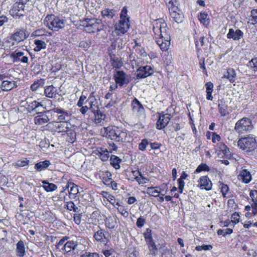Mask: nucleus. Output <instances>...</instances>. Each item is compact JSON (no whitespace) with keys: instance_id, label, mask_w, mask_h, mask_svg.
<instances>
[{"instance_id":"1","label":"nucleus","mask_w":257,"mask_h":257,"mask_svg":"<svg viewBox=\"0 0 257 257\" xmlns=\"http://www.w3.org/2000/svg\"><path fill=\"white\" fill-rule=\"evenodd\" d=\"M153 26L157 44L163 51H167L170 45V36L167 24L164 20L158 19L153 22Z\"/></svg>"},{"instance_id":"2","label":"nucleus","mask_w":257,"mask_h":257,"mask_svg":"<svg viewBox=\"0 0 257 257\" xmlns=\"http://www.w3.org/2000/svg\"><path fill=\"white\" fill-rule=\"evenodd\" d=\"M44 25L50 30L57 32L65 27V20L55 15H47L43 22Z\"/></svg>"},{"instance_id":"3","label":"nucleus","mask_w":257,"mask_h":257,"mask_svg":"<svg viewBox=\"0 0 257 257\" xmlns=\"http://www.w3.org/2000/svg\"><path fill=\"white\" fill-rule=\"evenodd\" d=\"M55 131L58 133H66L71 138V141H74L76 134L72 129L71 124L67 121L56 122L54 125Z\"/></svg>"},{"instance_id":"4","label":"nucleus","mask_w":257,"mask_h":257,"mask_svg":"<svg viewBox=\"0 0 257 257\" xmlns=\"http://www.w3.org/2000/svg\"><path fill=\"white\" fill-rule=\"evenodd\" d=\"M237 144L240 149L247 152L253 150L256 147L255 139L253 137L250 136L239 139Z\"/></svg>"},{"instance_id":"5","label":"nucleus","mask_w":257,"mask_h":257,"mask_svg":"<svg viewBox=\"0 0 257 257\" xmlns=\"http://www.w3.org/2000/svg\"><path fill=\"white\" fill-rule=\"evenodd\" d=\"M252 128L251 121L250 119L243 117L238 120L234 127V130L239 134H243Z\"/></svg>"},{"instance_id":"6","label":"nucleus","mask_w":257,"mask_h":257,"mask_svg":"<svg viewBox=\"0 0 257 257\" xmlns=\"http://www.w3.org/2000/svg\"><path fill=\"white\" fill-rule=\"evenodd\" d=\"M115 30L112 35H123L126 33L130 29V24L129 19H120L118 23L115 25Z\"/></svg>"},{"instance_id":"7","label":"nucleus","mask_w":257,"mask_h":257,"mask_svg":"<svg viewBox=\"0 0 257 257\" xmlns=\"http://www.w3.org/2000/svg\"><path fill=\"white\" fill-rule=\"evenodd\" d=\"M114 79L116 84L122 87L127 85L130 81V76L123 71L118 70L114 74Z\"/></svg>"},{"instance_id":"8","label":"nucleus","mask_w":257,"mask_h":257,"mask_svg":"<svg viewBox=\"0 0 257 257\" xmlns=\"http://www.w3.org/2000/svg\"><path fill=\"white\" fill-rule=\"evenodd\" d=\"M86 28L89 32L95 33L103 30L104 25L101 20L89 19L87 22Z\"/></svg>"},{"instance_id":"9","label":"nucleus","mask_w":257,"mask_h":257,"mask_svg":"<svg viewBox=\"0 0 257 257\" xmlns=\"http://www.w3.org/2000/svg\"><path fill=\"white\" fill-rule=\"evenodd\" d=\"M127 132L126 130H121L116 127L113 140L121 142H129L130 136Z\"/></svg>"},{"instance_id":"10","label":"nucleus","mask_w":257,"mask_h":257,"mask_svg":"<svg viewBox=\"0 0 257 257\" xmlns=\"http://www.w3.org/2000/svg\"><path fill=\"white\" fill-rule=\"evenodd\" d=\"M131 106L133 113L138 116H143L145 114V108L141 103L137 99L135 98L132 101Z\"/></svg>"},{"instance_id":"11","label":"nucleus","mask_w":257,"mask_h":257,"mask_svg":"<svg viewBox=\"0 0 257 257\" xmlns=\"http://www.w3.org/2000/svg\"><path fill=\"white\" fill-rule=\"evenodd\" d=\"M29 37V34L24 29H19L11 35V39L16 43L23 41Z\"/></svg>"},{"instance_id":"12","label":"nucleus","mask_w":257,"mask_h":257,"mask_svg":"<svg viewBox=\"0 0 257 257\" xmlns=\"http://www.w3.org/2000/svg\"><path fill=\"white\" fill-rule=\"evenodd\" d=\"M138 78H145L154 73V70L150 66H145L140 67L137 71Z\"/></svg>"},{"instance_id":"13","label":"nucleus","mask_w":257,"mask_h":257,"mask_svg":"<svg viewBox=\"0 0 257 257\" xmlns=\"http://www.w3.org/2000/svg\"><path fill=\"white\" fill-rule=\"evenodd\" d=\"M171 118V115L168 113L160 114L156 123V127L159 130L165 128L169 123Z\"/></svg>"},{"instance_id":"14","label":"nucleus","mask_w":257,"mask_h":257,"mask_svg":"<svg viewBox=\"0 0 257 257\" xmlns=\"http://www.w3.org/2000/svg\"><path fill=\"white\" fill-rule=\"evenodd\" d=\"M24 6L15 2L10 11V13L13 17H21L24 15Z\"/></svg>"},{"instance_id":"15","label":"nucleus","mask_w":257,"mask_h":257,"mask_svg":"<svg viewBox=\"0 0 257 257\" xmlns=\"http://www.w3.org/2000/svg\"><path fill=\"white\" fill-rule=\"evenodd\" d=\"M212 182L207 176H201L198 180V186L201 189L210 190L212 188Z\"/></svg>"},{"instance_id":"16","label":"nucleus","mask_w":257,"mask_h":257,"mask_svg":"<svg viewBox=\"0 0 257 257\" xmlns=\"http://www.w3.org/2000/svg\"><path fill=\"white\" fill-rule=\"evenodd\" d=\"M238 178L244 183H248L251 181L252 177L250 173L247 169H243L240 171Z\"/></svg>"},{"instance_id":"17","label":"nucleus","mask_w":257,"mask_h":257,"mask_svg":"<svg viewBox=\"0 0 257 257\" xmlns=\"http://www.w3.org/2000/svg\"><path fill=\"white\" fill-rule=\"evenodd\" d=\"M218 106L219 112L222 116H225L229 113L227 103L223 99L218 100Z\"/></svg>"},{"instance_id":"18","label":"nucleus","mask_w":257,"mask_h":257,"mask_svg":"<svg viewBox=\"0 0 257 257\" xmlns=\"http://www.w3.org/2000/svg\"><path fill=\"white\" fill-rule=\"evenodd\" d=\"M243 35V33L240 30L237 29L235 31L233 29H230L227 34V38L233 40H239Z\"/></svg>"},{"instance_id":"19","label":"nucleus","mask_w":257,"mask_h":257,"mask_svg":"<svg viewBox=\"0 0 257 257\" xmlns=\"http://www.w3.org/2000/svg\"><path fill=\"white\" fill-rule=\"evenodd\" d=\"M17 85L15 81H10L8 80H3L1 86L0 88L4 91H8L12 89L17 87Z\"/></svg>"},{"instance_id":"20","label":"nucleus","mask_w":257,"mask_h":257,"mask_svg":"<svg viewBox=\"0 0 257 257\" xmlns=\"http://www.w3.org/2000/svg\"><path fill=\"white\" fill-rule=\"evenodd\" d=\"M115 128H116V126H109L108 127H104L103 128V131L102 132H103V135L106 138L113 140L115 136Z\"/></svg>"},{"instance_id":"21","label":"nucleus","mask_w":257,"mask_h":257,"mask_svg":"<svg viewBox=\"0 0 257 257\" xmlns=\"http://www.w3.org/2000/svg\"><path fill=\"white\" fill-rule=\"evenodd\" d=\"M163 191L159 186L150 187L147 189V193L150 196L158 197Z\"/></svg>"},{"instance_id":"22","label":"nucleus","mask_w":257,"mask_h":257,"mask_svg":"<svg viewBox=\"0 0 257 257\" xmlns=\"http://www.w3.org/2000/svg\"><path fill=\"white\" fill-rule=\"evenodd\" d=\"M167 5L168 6L170 14H172V12L174 13L180 12H181V10H180L178 7V3L176 0H169L168 2H167Z\"/></svg>"},{"instance_id":"23","label":"nucleus","mask_w":257,"mask_h":257,"mask_svg":"<svg viewBox=\"0 0 257 257\" xmlns=\"http://www.w3.org/2000/svg\"><path fill=\"white\" fill-rule=\"evenodd\" d=\"M43 105L37 101H34L30 103L28 105V109L30 112H35L36 113H39L41 110L40 107H43Z\"/></svg>"},{"instance_id":"24","label":"nucleus","mask_w":257,"mask_h":257,"mask_svg":"<svg viewBox=\"0 0 257 257\" xmlns=\"http://www.w3.org/2000/svg\"><path fill=\"white\" fill-rule=\"evenodd\" d=\"M109 56L113 67L119 68L122 66V62L120 61L119 58L116 57L113 53L112 52H110Z\"/></svg>"},{"instance_id":"25","label":"nucleus","mask_w":257,"mask_h":257,"mask_svg":"<svg viewBox=\"0 0 257 257\" xmlns=\"http://www.w3.org/2000/svg\"><path fill=\"white\" fill-rule=\"evenodd\" d=\"M49 120L48 116L46 114L37 115L34 118L35 124L42 125L46 123Z\"/></svg>"},{"instance_id":"26","label":"nucleus","mask_w":257,"mask_h":257,"mask_svg":"<svg viewBox=\"0 0 257 257\" xmlns=\"http://www.w3.org/2000/svg\"><path fill=\"white\" fill-rule=\"evenodd\" d=\"M236 77V74L235 70L232 68H228L226 72L224 75V77L227 78L231 83L235 81Z\"/></svg>"},{"instance_id":"27","label":"nucleus","mask_w":257,"mask_h":257,"mask_svg":"<svg viewBox=\"0 0 257 257\" xmlns=\"http://www.w3.org/2000/svg\"><path fill=\"white\" fill-rule=\"evenodd\" d=\"M51 165V163L49 160H45L36 163L35 165V169L39 172H41L45 170Z\"/></svg>"},{"instance_id":"28","label":"nucleus","mask_w":257,"mask_h":257,"mask_svg":"<svg viewBox=\"0 0 257 257\" xmlns=\"http://www.w3.org/2000/svg\"><path fill=\"white\" fill-rule=\"evenodd\" d=\"M16 251L17 255L20 257H23L25 254V247L23 241L20 240L17 243Z\"/></svg>"},{"instance_id":"29","label":"nucleus","mask_w":257,"mask_h":257,"mask_svg":"<svg viewBox=\"0 0 257 257\" xmlns=\"http://www.w3.org/2000/svg\"><path fill=\"white\" fill-rule=\"evenodd\" d=\"M94 238L101 243H105L106 242V238L104 235V231L100 229L96 231L94 235Z\"/></svg>"},{"instance_id":"30","label":"nucleus","mask_w":257,"mask_h":257,"mask_svg":"<svg viewBox=\"0 0 257 257\" xmlns=\"http://www.w3.org/2000/svg\"><path fill=\"white\" fill-rule=\"evenodd\" d=\"M34 43L36 45L35 47L34 48V50L36 52H39L41 50L46 48L47 44L44 41L35 39L34 41Z\"/></svg>"},{"instance_id":"31","label":"nucleus","mask_w":257,"mask_h":257,"mask_svg":"<svg viewBox=\"0 0 257 257\" xmlns=\"http://www.w3.org/2000/svg\"><path fill=\"white\" fill-rule=\"evenodd\" d=\"M42 183L43 184L42 187L47 192L54 191L57 189V186L55 184L49 183L47 180H43Z\"/></svg>"},{"instance_id":"32","label":"nucleus","mask_w":257,"mask_h":257,"mask_svg":"<svg viewBox=\"0 0 257 257\" xmlns=\"http://www.w3.org/2000/svg\"><path fill=\"white\" fill-rule=\"evenodd\" d=\"M115 12L113 9H105L101 11V14L104 19H111L115 15Z\"/></svg>"},{"instance_id":"33","label":"nucleus","mask_w":257,"mask_h":257,"mask_svg":"<svg viewBox=\"0 0 257 257\" xmlns=\"http://www.w3.org/2000/svg\"><path fill=\"white\" fill-rule=\"evenodd\" d=\"M44 93L47 97L53 98L56 95V89L52 85L48 86L45 89Z\"/></svg>"},{"instance_id":"34","label":"nucleus","mask_w":257,"mask_h":257,"mask_svg":"<svg viewBox=\"0 0 257 257\" xmlns=\"http://www.w3.org/2000/svg\"><path fill=\"white\" fill-rule=\"evenodd\" d=\"M94 121L95 123H101L105 120L106 115L100 112L99 110H96V112L94 114Z\"/></svg>"},{"instance_id":"35","label":"nucleus","mask_w":257,"mask_h":257,"mask_svg":"<svg viewBox=\"0 0 257 257\" xmlns=\"http://www.w3.org/2000/svg\"><path fill=\"white\" fill-rule=\"evenodd\" d=\"M98 152L99 157L102 161H106L108 159L109 153L107 149L100 148L98 149Z\"/></svg>"},{"instance_id":"36","label":"nucleus","mask_w":257,"mask_h":257,"mask_svg":"<svg viewBox=\"0 0 257 257\" xmlns=\"http://www.w3.org/2000/svg\"><path fill=\"white\" fill-rule=\"evenodd\" d=\"M110 164L116 169L120 168L119 164L121 160L115 155H111L110 158Z\"/></svg>"},{"instance_id":"37","label":"nucleus","mask_w":257,"mask_h":257,"mask_svg":"<svg viewBox=\"0 0 257 257\" xmlns=\"http://www.w3.org/2000/svg\"><path fill=\"white\" fill-rule=\"evenodd\" d=\"M171 18L177 23H181L183 20V15L181 12L174 13L172 12L170 14Z\"/></svg>"},{"instance_id":"38","label":"nucleus","mask_w":257,"mask_h":257,"mask_svg":"<svg viewBox=\"0 0 257 257\" xmlns=\"http://www.w3.org/2000/svg\"><path fill=\"white\" fill-rule=\"evenodd\" d=\"M217 147L220 151L225 156L227 157L230 155V151L227 147L222 143H219L217 144Z\"/></svg>"},{"instance_id":"39","label":"nucleus","mask_w":257,"mask_h":257,"mask_svg":"<svg viewBox=\"0 0 257 257\" xmlns=\"http://www.w3.org/2000/svg\"><path fill=\"white\" fill-rule=\"evenodd\" d=\"M198 19L200 22L204 26H207L209 25V20L207 14L205 13H200V15L198 16Z\"/></svg>"},{"instance_id":"40","label":"nucleus","mask_w":257,"mask_h":257,"mask_svg":"<svg viewBox=\"0 0 257 257\" xmlns=\"http://www.w3.org/2000/svg\"><path fill=\"white\" fill-rule=\"evenodd\" d=\"M24 55V53L22 52H14L10 54V58L13 60L14 62H18L21 61V57Z\"/></svg>"},{"instance_id":"41","label":"nucleus","mask_w":257,"mask_h":257,"mask_svg":"<svg viewBox=\"0 0 257 257\" xmlns=\"http://www.w3.org/2000/svg\"><path fill=\"white\" fill-rule=\"evenodd\" d=\"M105 223L107 227L110 229H113L115 227L116 222L111 216H108L106 218Z\"/></svg>"},{"instance_id":"42","label":"nucleus","mask_w":257,"mask_h":257,"mask_svg":"<svg viewBox=\"0 0 257 257\" xmlns=\"http://www.w3.org/2000/svg\"><path fill=\"white\" fill-rule=\"evenodd\" d=\"M65 207L67 208L69 211H73L74 212L77 213L79 212V208L74 204V202L72 201H68L66 202L65 204Z\"/></svg>"},{"instance_id":"43","label":"nucleus","mask_w":257,"mask_h":257,"mask_svg":"<svg viewBox=\"0 0 257 257\" xmlns=\"http://www.w3.org/2000/svg\"><path fill=\"white\" fill-rule=\"evenodd\" d=\"M74 246V241H68L64 244L63 248L65 251L69 252L72 250H73Z\"/></svg>"},{"instance_id":"44","label":"nucleus","mask_w":257,"mask_h":257,"mask_svg":"<svg viewBox=\"0 0 257 257\" xmlns=\"http://www.w3.org/2000/svg\"><path fill=\"white\" fill-rule=\"evenodd\" d=\"M29 164V160L27 158H25L24 160H19L16 163H14L13 165L16 167L20 168L27 166Z\"/></svg>"},{"instance_id":"45","label":"nucleus","mask_w":257,"mask_h":257,"mask_svg":"<svg viewBox=\"0 0 257 257\" xmlns=\"http://www.w3.org/2000/svg\"><path fill=\"white\" fill-rule=\"evenodd\" d=\"M134 48L141 56L143 57L147 56V53L145 52V50L143 48H141V46L139 45L138 43L136 42H135V45L134 46Z\"/></svg>"},{"instance_id":"46","label":"nucleus","mask_w":257,"mask_h":257,"mask_svg":"<svg viewBox=\"0 0 257 257\" xmlns=\"http://www.w3.org/2000/svg\"><path fill=\"white\" fill-rule=\"evenodd\" d=\"M44 84V80L42 79L38 80L35 81L31 86V89L32 91H36L38 88Z\"/></svg>"},{"instance_id":"47","label":"nucleus","mask_w":257,"mask_h":257,"mask_svg":"<svg viewBox=\"0 0 257 257\" xmlns=\"http://www.w3.org/2000/svg\"><path fill=\"white\" fill-rule=\"evenodd\" d=\"M248 66L254 71H257V57L252 58L248 62Z\"/></svg>"},{"instance_id":"48","label":"nucleus","mask_w":257,"mask_h":257,"mask_svg":"<svg viewBox=\"0 0 257 257\" xmlns=\"http://www.w3.org/2000/svg\"><path fill=\"white\" fill-rule=\"evenodd\" d=\"M103 182L106 184H109V182L111 181V174L110 172L106 171L103 174Z\"/></svg>"},{"instance_id":"49","label":"nucleus","mask_w":257,"mask_h":257,"mask_svg":"<svg viewBox=\"0 0 257 257\" xmlns=\"http://www.w3.org/2000/svg\"><path fill=\"white\" fill-rule=\"evenodd\" d=\"M209 171V167L206 164L201 163L198 166V167L197 168V169L195 170V172L200 173L202 171Z\"/></svg>"},{"instance_id":"50","label":"nucleus","mask_w":257,"mask_h":257,"mask_svg":"<svg viewBox=\"0 0 257 257\" xmlns=\"http://www.w3.org/2000/svg\"><path fill=\"white\" fill-rule=\"evenodd\" d=\"M116 209L117 211L119 212L124 217L127 218L128 217L129 213L126 207L122 206L120 207H117Z\"/></svg>"},{"instance_id":"51","label":"nucleus","mask_w":257,"mask_h":257,"mask_svg":"<svg viewBox=\"0 0 257 257\" xmlns=\"http://www.w3.org/2000/svg\"><path fill=\"white\" fill-rule=\"evenodd\" d=\"M233 232V230L231 228H226L225 229H219L217 230V234L218 235L225 236L227 234H230Z\"/></svg>"},{"instance_id":"52","label":"nucleus","mask_w":257,"mask_h":257,"mask_svg":"<svg viewBox=\"0 0 257 257\" xmlns=\"http://www.w3.org/2000/svg\"><path fill=\"white\" fill-rule=\"evenodd\" d=\"M150 250V254H155L158 251V249L156 247L154 242L147 243Z\"/></svg>"},{"instance_id":"53","label":"nucleus","mask_w":257,"mask_h":257,"mask_svg":"<svg viewBox=\"0 0 257 257\" xmlns=\"http://www.w3.org/2000/svg\"><path fill=\"white\" fill-rule=\"evenodd\" d=\"M69 112L63 109L61 113L58 115V118L59 120L62 121L67 119L69 117Z\"/></svg>"},{"instance_id":"54","label":"nucleus","mask_w":257,"mask_h":257,"mask_svg":"<svg viewBox=\"0 0 257 257\" xmlns=\"http://www.w3.org/2000/svg\"><path fill=\"white\" fill-rule=\"evenodd\" d=\"M75 246L73 250H76L77 253L79 251H82L85 250V245L81 243H78V241L74 242Z\"/></svg>"},{"instance_id":"55","label":"nucleus","mask_w":257,"mask_h":257,"mask_svg":"<svg viewBox=\"0 0 257 257\" xmlns=\"http://www.w3.org/2000/svg\"><path fill=\"white\" fill-rule=\"evenodd\" d=\"M204 39V37L202 36L198 40L195 41V45H196V47L197 48L198 53H200V51H201V50L200 48V47L203 46Z\"/></svg>"},{"instance_id":"56","label":"nucleus","mask_w":257,"mask_h":257,"mask_svg":"<svg viewBox=\"0 0 257 257\" xmlns=\"http://www.w3.org/2000/svg\"><path fill=\"white\" fill-rule=\"evenodd\" d=\"M249 196L253 202L252 204H257V190H251L249 192Z\"/></svg>"},{"instance_id":"57","label":"nucleus","mask_w":257,"mask_h":257,"mask_svg":"<svg viewBox=\"0 0 257 257\" xmlns=\"http://www.w3.org/2000/svg\"><path fill=\"white\" fill-rule=\"evenodd\" d=\"M220 189L222 195L223 196V197H226L229 190L228 186L226 184H221Z\"/></svg>"},{"instance_id":"58","label":"nucleus","mask_w":257,"mask_h":257,"mask_svg":"<svg viewBox=\"0 0 257 257\" xmlns=\"http://www.w3.org/2000/svg\"><path fill=\"white\" fill-rule=\"evenodd\" d=\"M102 252L105 257H114V251L113 249H103Z\"/></svg>"},{"instance_id":"59","label":"nucleus","mask_w":257,"mask_h":257,"mask_svg":"<svg viewBox=\"0 0 257 257\" xmlns=\"http://www.w3.org/2000/svg\"><path fill=\"white\" fill-rule=\"evenodd\" d=\"M212 248V246L211 245H198L195 247V249L198 251H201L202 250H211Z\"/></svg>"},{"instance_id":"60","label":"nucleus","mask_w":257,"mask_h":257,"mask_svg":"<svg viewBox=\"0 0 257 257\" xmlns=\"http://www.w3.org/2000/svg\"><path fill=\"white\" fill-rule=\"evenodd\" d=\"M251 16L252 24L253 25L257 24V9H253L251 11Z\"/></svg>"},{"instance_id":"61","label":"nucleus","mask_w":257,"mask_h":257,"mask_svg":"<svg viewBox=\"0 0 257 257\" xmlns=\"http://www.w3.org/2000/svg\"><path fill=\"white\" fill-rule=\"evenodd\" d=\"M148 144V141L147 139H143L139 144V148L141 151H144L146 150V147Z\"/></svg>"},{"instance_id":"62","label":"nucleus","mask_w":257,"mask_h":257,"mask_svg":"<svg viewBox=\"0 0 257 257\" xmlns=\"http://www.w3.org/2000/svg\"><path fill=\"white\" fill-rule=\"evenodd\" d=\"M239 215L236 212L233 213L231 215V222L234 224L237 223L239 220Z\"/></svg>"},{"instance_id":"63","label":"nucleus","mask_w":257,"mask_h":257,"mask_svg":"<svg viewBox=\"0 0 257 257\" xmlns=\"http://www.w3.org/2000/svg\"><path fill=\"white\" fill-rule=\"evenodd\" d=\"M81 214L78 212H77L74 214V221L75 223L77 225H79L81 223Z\"/></svg>"},{"instance_id":"64","label":"nucleus","mask_w":257,"mask_h":257,"mask_svg":"<svg viewBox=\"0 0 257 257\" xmlns=\"http://www.w3.org/2000/svg\"><path fill=\"white\" fill-rule=\"evenodd\" d=\"M80 257H99V254L97 253H91L85 252L84 254H82Z\"/></svg>"}]
</instances>
